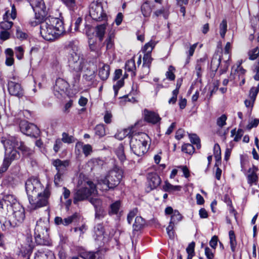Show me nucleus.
Wrapping results in <instances>:
<instances>
[{
  "mask_svg": "<svg viewBox=\"0 0 259 259\" xmlns=\"http://www.w3.org/2000/svg\"><path fill=\"white\" fill-rule=\"evenodd\" d=\"M25 218V209L14 195H6L0 200V223L6 228L19 225Z\"/></svg>",
  "mask_w": 259,
  "mask_h": 259,
  "instance_id": "nucleus-1",
  "label": "nucleus"
},
{
  "mask_svg": "<svg viewBox=\"0 0 259 259\" xmlns=\"http://www.w3.org/2000/svg\"><path fill=\"white\" fill-rule=\"evenodd\" d=\"M35 14V20H30V24L35 26L40 24V33L46 40L53 41L59 36L51 23L48 22L46 6L43 0H28Z\"/></svg>",
  "mask_w": 259,
  "mask_h": 259,
  "instance_id": "nucleus-2",
  "label": "nucleus"
},
{
  "mask_svg": "<svg viewBox=\"0 0 259 259\" xmlns=\"http://www.w3.org/2000/svg\"><path fill=\"white\" fill-rule=\"evenodd\" d=\"M66 49L68 51L67 63L70 71L82 72L89 70L88 61L79 52L76 42H69Z\"/></svg>",
  "mask_w": 259,
  "mask_h": 259,
  "instance_id": "nucleus-3",
  "label": "nucleus"
},
{
  "mask_svg": "<svg viewBox=\"0 0 259 259\" xmlns=\"http://www.w3.org/2000/svg\"><path fill=\"white\" fill-rule=\"evenodd\" d=\"M6 153L5 156L12 162L20 157L19 153L15 149L20 150L25 156H28L32 153V150L27 147L20 139L11 137L8 139L2 140Z\"/></svg>",
  "mask_w": 259,
  "mask_h": 259,
  "instance_id": "nucleus-4",
  "label": "nucleus"
},
{
  "mask_svg": "<svg viewBox=\"0 0 259 259\" xmlns=\"http://www.w3.org/2000/svg\"><path fill=\"white\" fill-rule=\"evenodd\" d=\"M123 177V169L115 165L110 170L105 177L98 180L97 188L102 192L114 190L120 183Z\"/></svg>",
  "mask_w": 259,
  "mask_h": 259,
  "instance_id": "nucleus-5",
  "label": "nucleus"
},
{
  "mask_svg": "<svg viewBox=\"0 0 259 259\" xmlns=\"http://www.w3.org/2000/svg\"><path fill=\"white\" fill-rule=\"evenodd\" d=\"M149 136L144 133L135 134L130 140V147L132 152L137 156H143L148 151L149 145Z\"/></svg>",
  "mask_w": 259,
  "mask_h": 259,
  "instance_id": "nucleus-6",
  "label": "nucleus"
},
{
  "mask_svg": "<svg viewBox=\"0 0 259 259\" xmlns=\"http://www.w3.org/2000/svg\"><path fill=\"white\" fill-rule=\"evenodd\" d=\"M80 185L74 194L73 203L77 204L79 201L87 200L92 195L97 193V186H96L92 181H84L83 182H78Z\"/></svg>",
  "mask_w": 259,
  "mask_h": 259,
  "instance_id": "nucleus-7",
  "label": "nucleus"
},
{
  "mask_svg": "<svg viewBox=\"0 0 259 259\" xmlns=\"http://www.w3.org/2000/svg\"><path fill=\"white\" fill-rule=\"evenodd\" d=\"M48 228L44 222L38 221L34 229L35 243L38 245L50 246L51 240L48 233Z\"/></svg>",
  "mask_w": 259,
  "mask_h": 259,
  "instance_id": "nucleus-8",
  "label": "nucleus"
},
{
  "mask_svg": "<svg viewBox=\"0 0 259 259\" xmlns=\"http://www.w3.org/2000/svg\"><path fill=\"white\" fill-rule=\"evenodd\" d=\"M50 195V190L48 187H47L42 192L36 194L35 197L28 198L29 209L31 210H35L47 206L49 203Z\"/></svg>",
  "mask_w": 259,
  "mask_h": 259,
  "instance_id": "nucleus-9",
  "label": "nucleus"
},
{
  "mask_svg": "<svg viewBox=\"0 0 259 259\" xmlns=\"http://www.w3.org/2000/svg\"><path fill=\"white\" fill-rule=\"evenodd\" d=\"M25 189L29 198L35 197L36 194L42 192L45 189L37 179L30 178L25 183Z\"/></svg>",
  "mask_w": 259,
  "mask_h": 259,
  "instance_id": "nucleus-10",
  "label": "nucleus"
},
{
  "mask_svg": "<svg viewBox=\"0 0 259 259\" xmlns=\"http://www.w3.org/2000/svg\"><path fill=\"white\" fill-rule=\"evenodd\" d=\"M20 128L24 134L35 138H37L40 133L39 129L36 125L27 121L21 122L20 124Z\"/></svg>",
  "mask_w": 259,
  "mask_h": 259,
  "instance_id": "nucleus-11",
  "label": "nucleus"
},
{
  "mask_svg": "<svg viewBox=\"0 0 259 259\" xmlns=\"http://www.w3.org/2000/svg\"><path fill=\"white\" fill-rule=\"evenodd\" d=\"M7 86L9 93L11 96L19 98H22L24 96V90L20 83L8 80Z\"/></svg>",
  "mask_w": 259,
  "mask_h": 259,
  "instance_id": "nucleus-12",
  "label": "nucleus"
},
{
  "mask_svg": "<svg viewBox=\"0 0 259 259\" xmlns=\"http://www.w3.org/2000/svg\"><path fill=\"white\" fill-rule=\"evenodd\" d=\"M90 15L96 21H101L105 17L102 7L99 4H93L90 9Z\"/></svg>",
  "mask_w": 259,
  "mask_h": 259,
  "instance_id": "nucleus-13",
  "label": "nucleus"
},
{
  "mask_svg": "<svg viewBox=\"0 0 259 259\" xmlns=\"http://www.w3.org/2000/svg\"><path fill=\"white\" fill-rule=\"evenodd\" d=\"M26 242L21 245L20 248V255L26 259H29L30 255L32 253L33 248L32 238L27 237L26 239Z\"/></svg>",
  "mask_w": 259,
  "mask_h": 259,
  "instance_id": "nucleus-14",
  "label": "nucleus"
},
{
  "mask_svg": "<svg viewBox=\"0 0 259 259\" xmlns=\"http://www.w3.org/2000/svg\"><path fill=\"white\" fill-rule=\"evenodd\" d=\"M69 87V83L64 79L59 78L56 80L55 85L54 87V94L57 98L62 96L65 93Z\"/></svg>",
  "mask_w": 259,
  "mask_h": 259,
  "instance_id": "nucleus-15",
  "label": "nucleus"
},
{
  "mask_svg": "<svg viewBox=\"0 0 259 259\" xmlns=\"http://www.w3.org/2000/svg\"><path fill=\"white\" fill-rule=\"evenodd\" d=\"M79 219V215L77 213H74L71 215L63 219L61 217H56L54 219L56 225H62L64 226H67L71 223L76 222Z\"/></svg>",
  "mask_w": 259,
  "mask_h": 259,
  "instance_id": "nucleus-16",
  "label": "nucleus"
},
{
  "mask_svg": "<svg viewBox=\"0 0 259 259\" xmlns=\"http://www.w3.org/2000/svg\"><path fill=\"white\" fill-rule=\"evenodd\" d=\"M48 22L51 23L56 31V33L59 36L65 32V28L63 21L58 18L49 17Z\"/></svg>",
  "mask_w": 259,
  "mask_h": 259,
  "instance_id": "nucleus-17",
  "label": "nucleus"
},
{
  "mask_svg": "<svg viewBox=\"0 0 259 259\" xmlns=\"http://www.w3.org/2000/svg\"><path fill=\"white\" fill-rule=\"evenodd\" d=\"M147 180L151 190L156 188L161 182L160 177L155 172L149 173L147 176Z\"/></svg>",
  "mask_w": 259,
  "mask_h": 259,
  "instance_id": "nucleus-18",
  "label": "nucleus"
},
{
  "mask_svg": "<svg viewBox=\"0 0 259 259\" xmlns=\"http://www.w3.org/2000/svg\"><path fill=\"white\" fill-rule=\"evenodd\" d=\"M52 164L55 167L57 172L64 174L69 165V161L56 159L52 160Z\"/></svg>",
  "mask_w": 259,
  "mask_h": 259,
  "instance_id": "nucleus-19",
  "label": "nucleus"
},
{
  "mask_svg": "<svg viewBox=\"0 0 259 259\" xmlns=\"http://www.w3.org/2000/svg\"><path fill=\"white\" fill-rule=\"evenodd\" d=\"M144 116L147 122L153 124H156L161 120V118L157 113L146 109L144 110Z\"/></svg>",
  "mask_w": 259,
  "mask_h": 259,
  "instance_id": "nucleus-20",
  "label": "nucleus"
},
{
  "mask_svg": "<svg viewBox=\"0 0 259 259\" xmlns=\"http://www.w3.org/2000/svg\"><path fill=\"white\" fill-rule=\"evenodd\" d=\"M222 58V52L219 50L216 51L213 55L210 63L211 69L213 71H217L221 65Z\"/></svg>",
  "mask_w": 259,
  "mask_h": 259,
  "instance_id": "nucleus-21",
  "label": "nucleus"
},
{
  "mask_svg": "<svg viewBox=\"0 0 259 259\" xmlns=\"http://www.w3.org/2000/svg\"><path fill=\"white\" fill-rule=\"evenodd\" d=\"M99 252V250L96 251H87L82 247H79L77 249V252L79 256L83 259H96Z\"/></svg>",
  "mask_w": 259,
  "mask_h": 259,
  "instance_id": "nucleus-22",
  "label": "nucleus"
},
{
  "mask_svg": "<svg viewBox=\"0 0 259 259\" xmlns=\"http://www.w3.org/2000/svg\"><path fill=\"white\" fill-rule=\"evenodd\" d=\"M114 30H111L108 33L107 38L104 42L106 45V49L109 51H113L114 48Z\"/></svg>",
  "mask_w": 259,
  "mask_h": 259,
  "instance_id": "nucleus-23",
  "label": "nucleus"
},
{
  "mask_svg": "<svg viewBox=\"0 0 259 259\" xmlns=\"http://www.w3.org/2000/svg\"><path fill=\"white\" fill-rule=\"evenodd\" d=\"M8 14L9 10L7 11L3 15L4 21L0 23V28L2 30L9 31L11 29L14 24L12 21H9Z\"/></svg>",
  "mask_w": 259,
  "mask_h": 259,
  "instance_id": "nucleus-24",
  "label": "nucleus"
},
{
  "mask_svg": "<svg viewBox=\"0 0 259 259\" xmlns=\"http://www.w3.org/2000/svg\"><path fill=\"white\" fill-rule=\"evenodd\" d=\"M146 222L145 220L141 216H137L135 218V222L133 225V233L140 231L144 228Z\"/></svg>",
  "mask_w": 259,
  "mask_h": 259,
  "instance_id": "nucleus-25",
  "label": "nucleus"
},
{
  "mask_svg": "<svg viewBox=\"0 0 259 259\" xmlns=\"http://www.w3.org/2000/svg\"><path fill=\"white\" fill-rule=\"evenodd\" d=\"M133 127L123 129L115 135V137L119 140H122L126 137H128L131 139L133 136H134L133 132Z\"/></svg>",
  "mask_w": 259,
  "mask_h": 259,
  "instance_id": "nucleus-26",
  "label": "nucleus"
},
{
  "mask_svg": "<svg viewBox=\"0 0 259 259\" xmlns=\"http://www.w3.org/2000/svg\"><path fill=\"white\" fill-rule=\"evenodd\" d=\"M110 74V67L107 64H103L99 70V76L101 79L103 80H106Z\"/></svg>",
  "mask_w": 259,
  "mask_h": 259,
  "instance_id": "nucleus-27",
  "label": "nucleus"
},
{
  "mask_svg": "<svg viewBox=\"0 0 259 259\" xmlns=\"http://www.w3.org/2000/svg\"><path fill=\"white\" fill-rule=\"evenodd\" d=\"M152 61L151 53H145L143 57V68L145 70L144 72L148 74L150 71V67Z\"/></svg>",
  "mask_w": 259,
  "mask_h": 259,
  "instance_id": "nucleus-28",
  "label": "nucleus"
},
{
  "mask_svg": "<svg viewBox=\"0 0 259 259\" xmlns=\"http://www.w3.org/2000/svg\"><path fill=\"white\" fill-rule=\"evenodd\" d=\"M205 62V59L204 58H200L196 61L195 70L198 78H200L202 76Z\"/></svg>",
  "mask_w": 259,
  "mask_h": 259,
  "instance_id": "nucleus-29",
  "label": "nucleus"
},
{
  "mask_svg": "<svg viewBox=\"0 0 259 259\" xmlns=\"http://www.w3.org/2000/svg\"><path fill=\"white\" fill-rule=\"evenodd\" d=\"M75 148L78 149L79 151V149L82 148V152L85 156H88L92 152V147L90 144L83 145V143L78 142L76 144Z\"/></svg>",
  "mask_w": 259,
  "mask_h": 259,
  "instance_id": "nucleus-30",
  "label": "nucleus"
},
{
  "mask_svg": "<svg viewBox=\"0 0 259 259\" xmlns=\"http://www.w3.org/2000/svg\"><path fill=\"white\" fill-rule=\"evenodd\" d=\"M213 154L215 159L214 166H219L221 164V151L220 145L217 143L214 144L213 147Z\"/></svg>",
  "mask_w": 259,
  "mask_h": 259,
  "instance_id": "nucleus-31",
  "label": "nucleus"
},
{
  "mask_svg": "<svg viewBox=\"0 0 259 259\" xmlns=\"http://www.w3.org/2000/svg\"><path fill=\"white\" fill-rule=\"evenodd\" d=\"M106 29V24L98 25L96 28V36L98 37L100 42L102 41L104 37Z\"/></svg>",
  "mask_w": 259,
  "mask_h": 259,
  "instance_id": "nucleus-32",
  "label": "nucleus"
},
{
  "mask_svg": "<svg viewBox=\"0 0 259 259\" xmlns=\"http://www.w3.org/2000/svg\"><path fill=\"white\" fill-rule=\"evenodd\" d=\"M70 72L72 74L71 78L70 80V83L73 87L78 86L80 81L81 72L70 71Z\"/></svg>",
  "mask_w": 259,
  "mask_h": 259,
  "instance_id": "nucleus-33",
  "label": "nucleus"
},
{
  "mask_svg": "<svg viewBox=\"0 0 259 259\" xmlns=\"http://www.w3.org/2000/svg\"><path fill=\"white\" fill-rule=\"evenodd\" d=\"M244 131L242 129L239 128L236 132V128H234L231 131V137H234V141L238 142L241 140Z\"/></svg>",
  "mask_w": 259,
  "mask_h": 259,
  "instance_id": "nucleus-34",
  "label": "nucleus"
},
{
  "mask_svg": "<svg viewBox=\"0 0 259 259\" xmlns=\"http://www.w3.org/2000/svg\"><path fill=\"white\" fill-rule=\"evenodd\" d=\"M181 188L182 187L180 186H174L167 182H165V185L163 186L164 191L168 192L180 191Z\"/></svg>",
  "mask_w": 259,
  "mask_h": 259,
  "instance_id": "nucleus-35",
  "label": "nucleus"
},
{
  "mask_svg": "<svg viewBox=\"0 0 259 259\" xmlns=\"http://www.w3.org/2000/svg\"><path fill=\"white\" fill-rule=\"evenodd\" d=\"M115 153L121 162L125 160V155L124 152V147L122 144H120L116 149Z\"/></svg>",
  "mask_w": 259,
  "mask_h": 259,
  "instance_id": "nucleus-36",
  "label": "nucleus"
},
{
  "mask_svg": "<svg viewBox=\"0 0 259 259\" xmlns=\"http://www.w3.org/2000/svg\"><path fill=\"white\" fill-rule=\"evenodd\" d=\"M121 203L120 201H116L114 203L110 205V210L109 213L110 215L116 214H117L120 207Z\"/></svg>",
  "mask_w": 259,
  "mask_h": 259,
  "instance_id": "nucleus-37",
  "label": "nucleus"
},
{
  "mask_svg": "<svg viewBox=\"0 0 259 259\" xmlns=\"http://www.w3.org/2000/svg\"><path fill=\"white\" fill-rule=\"evenodd\" d=\"M104 229L102 224H98L94 228V233L96 236L95 239L102 237L104 233Z\"/></svg>",
  "mask_w": 259,
  "mask_h": 259,
  "instance_id": "nucleus-38",
  "label": "nucleus"
},
{
  "mask_svg": "<svg viewBox=\"0 0 259 259\" xmlns=\"http://www.w3.org/2000/svg\"><path fill=\"white\" fill-rule=\"evenodd\" d=\"M28 36V35L26 32L23 31L20 27L18 26L16 27V37L21 40H23L26 39Z\"/></svg>",
  "mask_w": 259,
  "mask_h": 259,
  "instance_id": "nucleus-39",
  "label": "nucleus"
},
{
  "mask_svg": "<svg viewBox=\"0 0 259 259\" xmlns=\"http://www.w3.org/2000/svg\"><path fill=\"white\" fill-rule=\"evenodd\" d=\"M230 56H228L226 57V59L224 58H223V63L222 64H221L220 65V72L221 74H223L226 73L229 68V66L230 65Z\"/></svg>",
  "mask_w": 259,
  "mask_h": 259,
  "instance_id": "nucleus-40",
  "label": "nucleus"
},
{
  "mask_svg": "<svg viewBox=\"0 0 259 259\" xmlns=\"http://www.w3.org/2000/svg\"><path fill=\"white\" fill-rule=\"evenodd\" d=\"M229 239H230V244L231 246V250L234 252L235 250L236 246V240L235 233L233 231L231 230L229 232Z\"/></svg>",
  "mask_w": 259,
  "mask_h": 259,
  "instance_id": "nucleus-41",
  "label": "nucleus"
},
{
  "mask_svg": "<svg viewBox=\"0 0 259 259\" xmlns=\"http://www.w3.org/2000/svg\"><path fill=\"white\" fill-rule=\"evenodd\" d=\"M175 71V68L173 66L170 65L168 68V70L165 73L166 78L170 81L174 80L176 77L174 74Z\"/></svg>",
  "mask_w": 259,
  "mask_h": 259,
  "instance_id": "nucleus-42",
  "label": "nucleus"
},
{
  "mask_svg": "<svg viewBox=\"0 0 259 259\" xmlns=\"http://www.w3.org/2000/svg\"><path fill=\"white\" fill-rule=\"evenodd\" d=\"M220 33L222 38H224L227 30V22L226 19H224L220 24Z\"/></svg>",
  "mask_w": 259,
  "mask_h": 259,
  "instance_id": "nucleus-43",
  "label": "nucleus"
},
{
  "mask_svg": "<svg viewBox=\"0 0 259 259\" xmlns=\"http://www.w3.org/2000/svg\"><path fill=\"white\" fill-rule=\"evenodd\" d=\"M125 69L127 71L134 72L136 70L135 60L133 59L128 60L125 63Z\"/></svg>",
  "mask_w": 259,
  "mask_h": 259,
  "instance_id": "nucleus-44",
  "label": "nucleus"
},
{
  "mask_svg": "<svg viewBox=\"0 0 259 259\" xmlns=\"http://www.w3.org/2000/svg\"><path fill=\"white\" fill-rule=\"evenodd\" d=\"M11 163L12 162L5 156L3 163L0 166V174H3L6 172Z\"/></svg>",
  "mask_w": 259,
  "mask_h": 259,
  "instance_id": "nucleus-45",
  "label": "nucleus"
},
{
  "mask_svg": "<svg viewBox=\"0 0 259 259\" xmlns=\"http://www.w3.org/2000/svg\"><path fill=\"white\" fill-rule=\"evenodd\" d=\"M49 257L50 258L54 257V255L51 252L44 253L38 251L37 253H36L35 259H48Z\"/></svg>",
  "mask_w": 259,
  "mask_h": 259,
  "instance_id": "nucleus-46",
  "label": "nucleus"
},
{
  "mask_svg": "<svg viewBox=\"0 0 259 259\" xmlns=\"http://www.w3.org/2000/svg\"><path fill=\"white\" fill-rule=\"evenodd\" d=\"M179 89L180 87H177L172 92V97L168 100V101L169 104L174 105L176 103L178 95L179 93Z\"/></svg>",
  "mask_w": 259,
  "mask_h": 259,
  "instance_id": "nucleus-47",
  "label": "nucleus"
},
{
  "mask_svg": "<svg viewBox=\"0 0 259 259\" xmlns=\"http://www.w3.org/2000/svg\"><path fill=\"white\" fill-rule=\"evenodd\" d=\"M156 43L154 41L150 40L145 45L143 51L145 53H151Z\"/></svg>",
  "mask_w": 259,
  "mask_h": 259,
  "instance_id": "nucleus-48",
  "label": "nucleus"
},
{
  "mask_svg": "<svg viewBox=\"0 0 259 259\" xmlns=\"http://www.w3.org/2000/svg\"><path fill=\"white\" fill-rule=\"evenodd\" d=\"M95 134L99 137H103L105 135V129L104 125L102 124L97 125L95 128Z\"/></svg>",
  "mask_w": 259,
  "mask_h": 259,
  "instance_id": "nucleus-49",
  "label": "nucleus"
},
{
  "mask_svg": "<svg viewBox=\"0 0 259 259\" xmlns=\"http://www.w3.org/2000/svg\"><path fill=\"white\" fill-rule=\"evenodd\" d=\"M182 150L186 153L191 154L194 153L195 149L191 144H185L182 146Z\"/></svg>",
  "mask_w": 259,
  "mask_h": 259,
  "instance_id": "nucleus-50",
  "label": "nucleus"
},
{
  "mask_svg": "<svg viewBox=\"0 0 259 259\" xmlns=\"http://www.w3.org/2000/svg\"><path fill=\"white\" fill-rule=\"evenodd\" d=\"M182 219V216L177 210H174L173 214L171 216V219L170 222L176 223L180 221Z\"/></svg>",
  "mask_w": 259,
  "mask_h": 259,
  "instance_id": "nucleus-51",
  "label": "nucleus"
},
{
  "mask_svg": "<svg viewBox=\"0 0 259 259\" xmlns=\"http://www.w3.org/2000/svg\"><path fill=\"white\" fill-rule=\"evenodd\" d=\"M249 59L251 60H254L259 56V49L257 47L248 52Z\"/></svg>",
  "mask_w": 259,
  "mask_h": 259,
  "instance_id": "nucleus-52",
  "label": "nucleus"
},
{
  "mask_svg": "<svg viewBox=\"0 0 259 259\" xmlns=\"http://www.w3.org/2000/svg\"><path fill=\"white\" fill-rule=\"evenodd\" d=\"M87 73L83 75V78L86 81L93 82L95 78L94 71H87Z\"/></svg>",
  "mask_w": 259,
  "mask_h": 259,
  "instance_id": "nucleus-53",
  "label": "nucleus"
},
{
  "mask_svg": "<svg viewBox=\"0 0 259 259\" xmlns=\"http://www.w3.org/2000/svg\"><path fill=\"white\" fill-rule=\"evenodd\" d=\"M62 141L65 143L70 144L74 142V138L72 136H69L66 133L62 134Z\"/></svg>",
  "mask_w": 259,
  "mask_h": 259,
  "instance_id": "nucleus-54",
  "label": "nucleus"
},
{
  "mask_svg": "<svg viewBox=\"0 0 259 259\" xmlns=\"http://www.w3.org/2000/svg\"><path fill=\"white\" fill-rule=\"evenodd\" d=\"M141 11L143 15L145 17H149L151 13L150 7L147 4H144L142 6Z\"/></svg>",
  "mask_w": 259,
  "mask_h": 259,
  "instance_id": "nucleus-55",
  "label": "nucleus"
},
{
  "mask_svg": "<svg viewBox=\"0 0 259 259\" xmlns=\"http://www.w3.org/2000/svg\"><path fill=\"white\" fill-rule=\"evenodd\" d=\"M95 219H102L106 214V212L103 207L95 209Z\"/></svg>",
  "mask_w": 259,
  "mask_h": 259,
  "instance_id": "nucleus-56",
  "label": "nucleus"
},
{
  "mask_svg": "<svg viewBox=\"0 0 259 259\" xmlns=\"http://www.w3.org/2000/svg\"><path fill=\"white\" fill-rule=\"evenodd\" d=\"M154 14L156 17H159V16L162 15L164 19H167L168 15L167 10L163 7L156 10Z\"/></svg>",
  "mask_w": 259,
  "mask_h": 259,
  "instance_id": "nucleus-57",
  "label": "nucleus"
},
{
  "mask_svg": "<svg viewBox=\"0 0 259 259\" xmlns=\"http://www.w3.org/2000/svg\"><path fill=\"white\" fill-rule=\"evenodd\" d=\"M189 138L193 144L196 145L198 148L200 147V141L199 137L196 134L189 135Z\"/></svg>",
  "mask_w": 259,
  "mask_h": 259,
  "instance_id": "nucleus-58",
  "label": "nucleus"
},
{
  "mask_svg": "<svg viewBox=\"0 0 259 259\" xmlns=\"http://www.w3.org/2000/svg\"><path fill=\"white\" fill-rule=\"evenodd\" d=\"M247 178L248 183L250 185V186H251L253 184H255L257 180V176L254 172L249 174L247 176Z\"/></svg>",
  "mask_w": 259,
  "mask_h": 259,
  "instance_id": "nucleus-59",
  "label": "nucleus"
},
{
  "mask_svg": "<svg viewBox=\"0 0 259 259\" xmlns=\"http://www.w3.org/2000/svg\"><path fill=\"white\" fill-rule=\"evenodd\" d=\"M90 49L92 51L97 52L99 50V46L96 41L93 39H90L89 40Z\"/></svg>",
  "mask_w": 259,
  "mask_h": 259,
  "instance_id": "nucleus-60",
  "label": "nucleus"
},
{
  "mask_svg": "<svg viewBox=\"0 0 259 259\" xmlns=\"http://www.w3.org/2000/svg\"><path fill=\"white\" fill-rule=\"evenodd\" d=\"M15 55L18 59L21 60L24 55V49L22 46L16 47L15 48Z\"/></svg>",
  "mask_w": 259,
  "mask_h": 259,
  "instance_id": "nucleus-61",
  "label": "nucleus"
},
{
  "mask_svg": "<svg viewBox=\"0 0 259 259\" xmlns=\"http://www.w3.org/2000/svg\"><path fill=\"white\" fill-rule=\"evenodd\" d=\"M227 117L225 114H223L217 120V124L220 127H223L226 124Z\"/></svg>",
  "mask_w": 259,
  "mask_h": 259,
  "instance_id": "nucleus-62",
  "label": "nucleus"
},
{
  "mask_svg": "<svg viewBox=\"0 0 259 259\" xmlns=\"http://www.w3.org/2000/svg\"><path fill=\"white\" fill-rule=\"evenodd\" d=\"M90 202L94 205L95 209L102 207V202L100 199L92 198L90 199Z\"/></svg>",
  "mask_w": 259,
  "mask_h": 259,
  "instance_id": "nucleus-63",
  "label": "nucleus"
},
{
  "mask_svg": "<svg viewBox=\"0 0 259 259\" xmlns=\"http://www.w3.org/2000/svg\"><path fill=\"white\" fill-rule=\"evenodd\" d=\"M64 174L57 172L54 176V184L57 187L60 186V184L63 181L62 176Z\"/></svg>",
  "mask_w": 259,
  "mask_h": 259,
  "instance_id": "nucleus-64",
  "label": "nucleus"
}]
</instances>
